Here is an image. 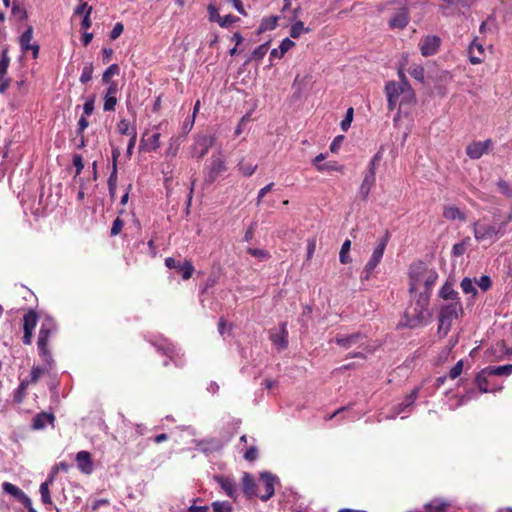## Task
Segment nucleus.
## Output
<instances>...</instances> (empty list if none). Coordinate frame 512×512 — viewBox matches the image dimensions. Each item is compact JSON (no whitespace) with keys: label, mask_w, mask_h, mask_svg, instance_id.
Returning <instances> with one entry per match:
<instances>
[{"label":"nucleus","mask_w":512,"mask_h":512,"mask_svg":"<svg viewBox=\"0 0 512 512\" xmlns=\"http://www.w3.org/2000/svg\"><path fill=\"white\" fill-rule=\"evenodd\" d=\"M430 294L420 292L416 299L411 302L406 309L404 317L400 322V326L411 329L419 328L426 325L431 319V313L428 309Z\"/></svg>","instance_id":"nucleus-1"},{"label":"nucleus","mask_w":512,"mask_h":512,"mask_svg":"<svg viewBox=\"0 0 512 512\" xmlns=\"http://www.w3.org/2000/svg\"><path fill=\"white\" fill-rule=\"evenodd\" d=\"M388 109L394 110L397 104H410L415 101V93L408 81H390L385 86Z\"/></svg>","instance_id":"nucleus-2"},{"label":"nucleus","mask_w":512,"mask_h":512,"mask_svg":"<svg viewBox=\"0 0 512 512\" xmlns=\"http://www.w3.org/2000/svg\"><path fill=\"white\" fill-rule=\"evenodd\" d=\"M463 313V306L460 301L448 302L440 308L438 333L446 336L454 320Z\"/></svg>","instance_id":"nucleus-3"},{"label":"nucleus","mask_w":512,"mask_h":512,"mask_svg":"<svg viewBox=\"0 0 512 512\" xmlns=\"http://www.w3.org/2000/svg\"><path fill=\"white\" fill-rule=\"evenodd\" d=\"M227 170V166L225 163V158L222 153L219 151L217 153L212 154L210 159L206 162L204 168V183L212 184Z\"/></svg>","instance_id":"nucleus-4"},{"label":"nucleus","mask_w":512,"mask_h":512,"mask_svg":"<svg viewBox=\"0 0 512 512\" xmlns=\"http://www.w3.org/2000/svg\"><path fill=\"white\" fill-rule=\"evenodd\" d=\"M54 330V322L51 319H46L41 325L37 340L39 353L42 356L44 362L50 367L53 363V358L50 351L48 350V341Z\"/></svg>","instance_id":"nucleus-5"},{"label":"nucleus","mask_w":512,"mask_h":512,"mask_svg":"<svg viewBox=\"0 0 512 512\" xmlns=\"http://www.w3.org/2000/svg\"><path fill=\"white\" fill-rule=\"evenodd\" d=\"M501 226L489 224L484 221H476L473 224V234L478 242L495 241L500 237Z\"/></svg>","instance_id":"nucleus-6"},{"label":"nucleus","mask_w":512,"mask_h":512,"mask_svg":"<svg viewBox=\"0 0 512 512\" xmlns=\"http://www.w3.org/2000/svg\"><path fill=\"white\" fill-rule=\"evenodd\" d=\"M387 242H388V235H386L384 238H382L380 240V242L377 244V246L375 247V249L373 250L371 257H370L369 261L366 263L364 270L362 272V275H361L362 281L368 280L370 278L372 272L374 271V269L380 263V261L383 257Z\"/></svg>","instance_id":"nucleus-7"},{"label":"nucleus","mask_w":512,"mask_h":512,"mask_svg":"<svg viewBox=\"0 0 512 512\" xmlns=\"http://www.w3.org/2000/svg\"><path fill=\"white\" fill-rule=\"evenodd\" d=\"M423 274H424V263L418 262L410 267V288L411 294H420L423 291Z\"/></svg>","instance_id":"nucleus-8"},{"label":"nucleus","mask_w":512,"mask_h":512,"mask_svg":"<svg viewBox=\"0 0 512 512\" xmlns=\"http://www.w3.org/2000/svg\"><path fill=\"white\" fill-rule=\"evenodd\" d=\"M215 138L212 135H201L199 136L192 148V157L201 159L203 158L208 150L214 145Z\"/></svg>","instance_id":"nucleus-9"},{"label":"nucleus","mask_w":512,"mask_h":512,"mask_svg":"<svg viewBox=\"0 0 512 512\" xmlns=\"http://www.w3.org/2000/svg\"><path fill=\"white\" fill-rule=\"evenodd\" d=\"M441 44V39L435 35H427L423 37L418 46L424 57L432 56L437 53Z\"/></svg>","instance_id":"nucleus-10"},{"label":"nucleus","mask_w":512,"mask_h":512,"mask_svg":"<svg viewBox=\"0 0 512 512\" xmlns=\"http://www.w3.org/2000/svg\"><path fill=\"white\" fill-rule=\"evenodd\" d=\"M365 339H366V337L364 335H362L361 333H354L351 335H338L335 338V342L339 346H341L345 349H349L354 346H358V347L362 346L365 343Z\"/></svg>","instance_id":"nucleus-11"},{"label":"nucleus","mask_w":512,"mask_h":512,"mask_svg":"<svg viewBox=\"0 0 512 512\" xmlns=\"http://www.w3.org/2000/svg\"><path fill=\"white\" fill-rule=\"evenodd\" d=\"M492 147L491 140L473 142L467 146L466 153L471 159H479Z\"/></svg>","instance_id":"nucleus-12"},{"label":"nucleus","mask_w":512,"mask_h":512,"mask_svg":"<svg viewBox=\"0 0 512 512\" xmlns=\"http://www.w3.org/2000/svg\"><path fill=\"white\" fill-rule=\"evenodd\" d=\"M270 339L272 343L279 349H284L288 345V331L286 323H281L279 329H272L270 331Z\"/></svg>","instance_id":"nucleus-13"},{"label":"nucleus","mask_w":512,"mask_h":512,"mask_svg":"<svg viewBox=\"0 0 512 512\" xmlns=\"http://www.w3.org/2000/svg\"><path fill=\"white\" fill-rule=\"evenodd\" d=\"M10 64V58L7 50H3L0 57V93H4L9 87L10 79L7 77V70Z\"/></svg>","instance_id":"nucleus-14"},{"label":"nucleus","mask_w":512,"mask_h":512,"mask_svg":"<svg viewBox=\"0 0 512 512\" xmlns=\"http://www.w3.org/2000/svg\"><path fill=\"white\" fill-rule=\"evenodd\" d=\"M76 462L78 469L84 474H91L93 472V463L91 455L87 451H80L76 454Z\"/></svg>","instance_id":"nucleus-15"},{"label":"nucleus","mask_w":512,"mask_h":512,"mask_svg":"<svg viewBox=\"0 0 512 512\" xmlns=\"http://www.w3.org/2000/svg\"><path fill=\"white\" fill-rule=\"evenodd\" d=\"M261 480L264 483L266 493L261 495L260 498L263 501L269 500L274 494V485L277 481V478L269 472L261 473Z\"/></svg>","instance_id":"nucleus-16"},{"label":"nucleus","mask_w":512,"mask_h":512,"mask_svg":"<svg viewBox=\"0 0 512 512\" xmlns=\"http://www.w3.org/2000/svg\"><path fill=\"white\" fill-rule=\"evenodd\" d=\"M443 217L450 221L458 220L460 222H464L467 219L466 213L454 205L444 206Z\"/></svg>","instance_id":"nucleus-17"},{"label":"nucleus","mask_w":512,"mask_h":512,"mask_svg":"<svg viewBox=\"0 0 512 512\" xmlns=\"http://www.w3.org/2000/svg\"><path fill=\"white\" fill-rule=\"evenodd\" d=\"M215 480L221 486V488L224 490V492L226 493L227 496H229L230 498H235L236 483L232 478L224 477V476H216Z\"/></svg>","instance_id":"nucleus-18"},{"label":"nucleus","mask_w":512,"mask_h":512,"mask_svg":"<svg viewBox=\"0 0 512 512\" xmlns=\"http://www.w3.org/2000/svg\"><path fill=\"white\" fill-rule=\"evenodd\" d=\"M468 54L472 64H480L484 59V48L481 44L473 41L469 46Z\"/></svg>","instance_id":"nucleus-19"},{"label":"nucleus","mask_w":512,"mask_h":512,"mask_svg":"<svg viewBox=\"0 0 512 512\" xmlns=\"http://www.w3.org/2000/svg\"><path fill=\"white\" fill-rule=\"evenodd\" d=\"M376 181V176H373L372 173H366L363 181L359 187L358 194L363 200H367L369 193L374 186Z\"/></svg>","instance_id":"nucleus-20"},{"label":"nucleus","mask_w":512,"mask_h":512,"mask_svg":"<svg viewBox=\"0 0 512 512\" xmlns=\"http://www.w3.org/2000/svg\"><path fill=\"white\" fill-rule=\"evenodd\" d=\"M146 136V134L144 135ZM160 147V133H154L148 138L143 137L141 140L140 148L144 151H155Z\"/></svg>","instance_id":"nucleus-21"},{"label":"nucleus","mask_w":512,"mask_h":512,"mask_svg":"<svg viewBox=\"0 0 512 512\" xmlns=\"http://www.w3.org/2000/svg\"><path fill=\"white\" fill-rule=\"evenodd\" d=\"M438 279V274L434 270H430L427 268V266L424 264V274H423V291L430 294L431 288L435 284L436 280Z\"/></svg>","instance_id":"nucleus-22"},{"label":"nucleus","mask_w":512,"mask_h":512,"mask_svg":"<svg viewBox=\"0 0 512 512\" xmlns=\"http://www.w3.org/2000/svg\"><path fill=\"white\" fill-rule=\"evenodd\" d=\"M54 419L55 417L51 413H39L34 417L32 427L37 430L43 429L47 426V424H52Z\"/></svg>","instance_id":"nucleus-23"},{"label":"nucleus","mask_w":512,"mask_h":512,"mask_svg":"<svg viewBox=\"0 0 512 512\" xmlns=\"http://www.w3.org/2000/svg\"><path fill=\"white\" fill-rule=\"evenodd\" d=\"M392 28L403 29L408 24V13L406 9L398 11L389 21Z\"/></svg>","instance_id":"nucleus-24"},{"label":"nucleus","mask_w":512,"mask_h":512,"mask_svg":"<svg viewBox=\"0 0 512 512\" xmlns=\"http://www.w3.org/2000/svg\"><path fill=\"white\" fill-rule=\"evenodd\" d=\"M196 445L204 453H209V452L217 451V450L221 449V444L216 439H206V440L196 441Z\"/></svg>","instance_id":"nucleus-25"},{"label":"nucleus","mask_w":512,"mask_h":512,"mask_svg":"<svg viewBox=\"0 0 512 512\" xmlns=\"http://www.w3.org/2000/svg\"><path fill=\"white\" fill-rule=\"evenodd\" d=\"M417 394H418V390L417 389H414L405 399L402 403H400L397 407H396V411L394 413H392L390 416H388V418H395L398 414L402 413L404 411L405 408L411 406L414 401L416 400L417 398Z\"/></svg>","instance_id":"nucleus-26"},{"label":"nucleus","mask_w":512,"mask_h":512,"mask_svg":"<svg viewBox=\"0 0 512 512\" xmlns=\"http://www.w3.org/2000/svg\"><path fill=\"white\" fill-rule=\"evenodd\" d=\"M486 372L490 376H509L512 374V364H506L503 366H489L486 367Z\"/></svg>","instance_id":"nucleus-27"},{"label":"nucleus","mask_w":512,"mask_h":512,"mask_svg":"<svg viewBox=\"0 0 512 512\" xmlns=\"http://www.w3.org/2000/svg\"><path fill=\"white\" fill-rule=\"evenodd\" d=\"M449 503L442 499H434L427 503L424 508L426 512H445Z\"/></svg>","instance_id":"nucleus-28"},{"label":"nucleus","mask_w":512,"mask_h":512,"mask_svg":"<svg viewBox=\"0 0 512 512\" xmlns=\"http://www.w3.org/2000/svg\"><path fill=\"white\" fill-rule=\"evenodd\" d=\"M242 485H243V491L247 496L251 497V496L256 495V491H255L256 484H255L253 477L249 473H244L243 479H242Z\"/></svg>","instance_id":"nucleus-29"},{"label":"nucleus","mask_w":512,"mask_h":512,"mask_svg":"<svg viewBox=\"0 0 512 512\" xmlns=\"http://www.w3.org/2000/svg\"><path fill=\"white\" fill-rule=\"evenodd\" d=\"M440 296L449 302L460 301L458 298V292L455 291L451 284L446 283L440 290Z\"/></svg>","instance_id":"nucleus-30"},{"label":"nucleus","mask_w":512,"mask_h":512,"mask_svg":"<svg viewBox=\"0 0 512 512\" xmlns=\"http://www.w3.org/2000/svg\"><path fill=\"white\" fill-rule=\"evenodd\" d=\"M54 477L50 476L48 480L43 482L40 485L39 492L41 495V500L44 504H52V499L50 496L49 486L53 483Z\"/></svg>","instance_id":"nucleus-31"},{"label":"nucleus","mask_w":512,"mask_h":512,"mask_svg":"<svg viewBox=\"0 0 512 512\" xmlns=\"http://www.w3.org/2000/svg\"><path fill=\"white\" fill-rule=\"evenodd\" d=\"M278 17L270 16L262 19L261 24L259 26L258 32L262 33L265 31L273 30L277 26Z\"/></svg>","instance_id":"nucleus-32"},{"label":"nucleus","mask_w":512,"mask_h":512,"mask_svg":"<svg viewBox=\"0 0 512 512\" xmlns=\"http://www.w3.org/2000/svg\"><path fill=\"white\" fill-rule=\"evenodd\" d=\"M33 37V28L29 26L27 30L20 37V45L24 52L29 51L30 46L32 45L30 42Z\"/></svg>","instance_id":"nucleus-33"},{"label":"nucleus","mask_w":512,"mask_h":512,"mask_svg":"<svg viewBox=\"0 0 512 512\" xmlns=\"http://www.w3.org/2000/svg\"><path fill=\"white\" fill-rule=\"evenodd\" d=\"M2 488L6 493L12 495L18 500H20L25 495V493L20 488L9 482H4L2 484Z\"/></svg>","instance_id":"nucleus-34"},{"label":"nucleus","mask_w":512,"mask_h":512,"mask_svg":"<svg viewBox=\"0 0 512 512\" xmlns=\"http://www.w3.org/2000/svg\"><path fill=\"white\" fill-rule=\"evenodd\" d=\"M23 329L33 331L37 324V315L34 311H29L24 315Z\"/></svg>","instance_id":"nucleus-35"},{"label":"nucleus","mask_w":512,"mask_h":512,"mask_svg":"<svg viewBox=\"0 0 512 512\" xmlns=\"http://www.w3.org/2000/svg\"><path fill=\"white\" fill-rule=\"evenodd\" d=\"M488 372H486V368H484L483 370H481L477 376H476V379H475V382L479 388V390L482 392V393H486L488 392V388H487V377H488Z\"/></svg>","instance_id":"nucleus-36"},{"label":"nucleus","mask_w":512,"mask_h":512,"mask_svg":"<svg viewBox=\"0 0 512 512\" xmlns=\"http://www.w3.org/2000/svg\"><path fill=\"white\" fill-rule=\"evenodd\" d=\"M350 248H351V241L347 239L342 244L340 254H339V259L342 264H348L351 262V258L349 256Z\"/></svg>","instance_id":"nucleus-37"},{"label":"nucleus","mask_w":512,"mask_h":512,"mask_svg":"<svg viewBox=\"0 0 512 512\" xmlns=\"http://www.w3.org/2000/svg\"><path fill=\"white\" fill-rule=\"evenodd\" d=\"M119 66L117 64L110 65L103 73L102 75V81L103 83H113L111 80L113 76L119 74Z\"/></svg>","instance_id":"nucleus-38"},{"label":"nucleus","mask_w":512,"mask_h":512,"mask_svg":"<svg viewBox=\"0 0 512 512\" xmlns=\"http://www.w3.org/2000/svg\"><path fill=\"white\" fill-rule=\"evenodd\" d=\"M117 128L120 134L132 136V133H137L134 127H131L126 119H122L117 124Z\"/></svg>","instance_id":"nucleus-39"},{"label":"nucleus","mask_w":512,"mask_h":512,"mask_svg":"<svg viewBox=\"0 0 512 512\" xmlns=\"http://www.w3.org/2000/svg\"><path fill=\"white\" fill-rule=\"evenodd\" d=\"M460 286H461L463 292L466 294H472L473 296H475L477 294V290L474 286L473 281L468 277H465L462 279Z\"/></svg>","instance_id":"nucleus-40"},{"label":"nucleus","mask_w":512,"mask_h":512,"mask_svg":"<svg viewBox=\"0 0 512 512\" xmlns=\"http://www.w3.org/2000/svg\"><path fill=\"white\" fill-rule=\"evenodd\" d=\"M308 31L309 29L304 26V23L302 21H297L295 24L292 25L290 29V36L292 38H298L302 33Z\"/></svg>","instance_id":"nucleus-41"},{"label":"nucleus","mask_w":512,"mask_h":512,"mask_svg":"<svg viewBox=\"0 0 512 512\" xmlns=\"http://www.w3.org/2000/svg\"><path fill=\"white\" fill-rule=\"evenodd\" d=\"M410 75L417 81H424V68L421 65H412L409 69Z\"/></svg>","instance_id":"nucleus-42"},{"label":"nucleus","mask_w":512,"mask_h":512,"mask_svg":"<svg viewBox=\"0 0 512 512\" xmlns=\"http://www.w3.org/2000/svg\"><path fill=\"white\" fill-rule=\"evenodd\" d=\"M179 271L182 272V278L184 280H188L191 278L192 274H193V271H194V267L191 263V261L189 260H185L183 263H182V266L180 269H178Z\"/></svg>","instance_id":"nucleus-43"},{"label":"nucleus","mask_w":512,"mask_h":512,"mask_svg":"<svg viewBox=\"0 0 512 512\" xmlns=\"http://www.w3.org/2000/svg\"><path fill=\"white\" fill-rule=\"evenodd\" d=\"M93 74V65L92 63H87L83 67L81 76H80V82L85 84L88 83L92 79Z\"/></svg>","instance_id":"nucleus-44"},{"label":"nucleus","mask_w":512,"mask_h":512,"mask_svg":"<svg viewBox=\"0 0 512 512\" xmlns=\"http://www.w3.org/2000/svg\"><path fill=\"white\" fill-rule=\"evenodd\" d=\"M247 252L261 261L267 260L270 257L269 252L264 249L248 248Z\"/></svg>","instance_id":"nucleus-45"},{"label":"nucleus","mask_w":512,"mask_h":512,"mask_svg":"<svg viewBox=\"0 0 512 512\" xmlns=\"http://www.w3.org/2000/svg\"><path fill=\"white\" fill-rule=\"evenodd\" d=\"M238 166H239V170L242 172V174L244 176H251L257 168L256 165H254L252 163H246L244 161H241L238 164Z\"/></svg>","instance_id":"nucleus-46"},{"label":"nucleus","mask_w":512,"mask_h":512,"mask_svg":"<svg viewBox=\"0 0 512 512\" xmlns=\"http://www.w3.org/2000/svg\"><path fill=\"white\" fill-rule=\"evenodd\" d=\"M30 383L28 382V380H23L21 381L18 389H17V392H16V395H15V400L17 402H21L23 400V398L25 397L26 395V390H27V387Z\"/></svg>","instance_id":"nucleus-47"},{"label":"nucleus","mask_w":512,"mask_h":512,"mask_svg":"<svg viewBox=\"0 0 512 512\" xmlns=\"http://www.w3.org/2000/svg\"><path fill=\"white\" fill-rule=\"evenodd\" d=\"M214 512H231L232 507L228 502L215 501L212 503Z\"/></svg>","instance_id":"nucleus-48"},{"label":"nucleus","mask_w":512,"mask_h":512,"mask_svg":"<svg viewBox=\"0 0 512 512\" xmlns=\"http://www.w3.org/2000/svg\"><path fill=\"white\" fill-rule=\"evenodd\" d=\"M117 104L116 96H104V111H114Z\"/></svg>","instance_id":"nucleus-49"},{"label":"nucleus","mask_w":512,"mask_h":512,"mask_svg":"<svg viewBox=\"0 0 512 512\" xmlns=\"http://www.w3.org/2000/svg\"><path fill=\"white\" fill-rule=\"evenodd\" d=\"M268 51V43H264L260 46H258L253 52H252V58L256 60H261L265 54Z\"/></svg>","instance_id":"nucleus-50"},{"label":"nucleus","mask_w":512,"mask_h":512,"mask_svg":"<svg viewBox=\"0 0 512 512\" xmlns=\"http://www.w3.org/2000/svg\"><path fill=\"white\" fill-rule=\"evenodd\" d=\"M464 363L462 360H459L450 370L449 377L451 379H456L459 377L463 371Z\"/></svg>","instance_id":"nucleus-51"},{"label":"nucleus","mask_w":512,"mask_h":512,"mask_svg":"<svg viewBox=\"0 0 512 512\" xmlns=\"http://www.w3.org/2000/svg\"><path fill=\"white\" fill-rule=\"evenodd\" d=\"M294 45H295V43L292 40H290L289 38L283 39L279 45V48H280L279 55L284 56V54L286 52H288L292 47H294Z\"/></svg>","instance_id":"nucleus-52"},{"label":"nucleus","mask_w":512,"mask_h":512,"mask_svg":"<svg viewBox=\"0 0 512 512\" xmlns=\"http://www.w3.org/2000/svg\"><path fill=\"white\" fill-rule=\"evenodd\" d=\"M477 286L483 290L487 291L491 288V279L487 275H483L480 277V279L476 282Z\"/></svg>","instance_id":"nucleus-53"},{"label":"nucleus","mask_w":512,"mask_h":512,"mask_svg":"<svg viewBox=\"0 0 512 512\" xmlns=\"http://www.w3.org/2000/svg\"><path fill=\"white\" fill-rule=\"evenodd\" d=\"M380 160H381V154H380V152H378L374 155V157L369 162L367 173H372L373 176H376V166Z\"/></svg>","instance_id":"nucleus-54"},{"label":"nucleus","mask_w":512,"mask_h":512,"mask_svg":"<svg viewBox=\"0 0 512 512\" xmlns=\"http://www.w3.org/2000/svg\"><path fill=\"white\" fill-rule=\"evenodd\" d=\"M44 373V369L41 367H33L30 373L29 383H36L41 375Z\"/></svg>","instance_id":"nucleus-55"},{"label":"nucleus","mask_w":512,"mask_h":512,"mask_svg":"<svg viewBox=\"0 0 512 512\" xmlns=\"http://www.w3.org/2000/svg\"><path fill=\"white\" fill-rule=\"evenodd\" d=\"M466 251V242L462 241L460 243H456L452 248V254L455 257L462 256Z\"/></svg>","instance_id":"nucleus-56"},{"label":"nucleus","mask_w":512,"mask_h":512,"mask_svg":"<svg viewBox=\"0 0 512 512\" xmlns=\"http://www.w3.org/2000/svg\"><path fill=\"white\" fill-rule=\"evenodd\" d=\"M207 9H208L209 20L211 22H217L218 23L220 21V19H221V16L218 13L217 8L214 5L210 4Z\"/></svg>","instance_id":"nucleus-57"},{"label":"nucleus","mask_w":512,"mask_h":512,"mask_svg":"<svg viewBox=\"0 0 512 512\" xmlns=\"http://www.w3.org/2000/svg\"><path fill=\"white\" fill-rule=\"evenodd\" d=\"M353 119V108H349L346 112L345 118L341 121V128L345 131L347 130Z\"/></svg>","instance_id":"nucleus-58"},{"label":"nucleus","mask_w":512,"mask_h":512,"mask_svg":"<svg viewBox=\"0 0 512 512\" xmlns=\"http://www.w3.org/2000/svg\"><path fill=\"white\" fill-rule=\"evenodd\" d=\"M116 180H117V167H116V165H114L112 173L108 179V186H109V190H110L111 194H113L115 191Z\"/></svg>","instance_id":"nucleus-59"},{"label":"nucleus","mask_w":512,"mask_h":512,"mask_svg":"<svg viewBox=\"0 0 512 512\" xmlns=\"http://www.w3.org/2000/svg\"><path fill=\"white\" fill-rule=\"evenodd\" d=\"M123 225V221L119 217H117L112 224L111 235L116 236L117 234H119L123 228Z\"/></svg>","instance_id":"nucleus-60"},{"label":"nucleus","mask_w":512,"mask_h":512,"mask_svg":"<svg viewBox=\"0 0 512 512\" xmlns=\"http://www.w3.org/2000/svg\"><path fill=\"white\" fill-rule=\"evenodd\" d=\"M123 30H124V26H123V24H122V23H120V22L116 23V24L114 25V27H113V29H112L111 33H110V38H111L112 40L117 39V38L122 34Z\"/></svg>","instance_id":"nucleus-61"},{"label":"nucleus","mask_w":512,"mask_h":512,"mask_svg":"<svg viewBox=\"0 0 512 512\" xmlns=\"http://www.w3.org/2000/svg\"><path fill=\"white\" fill-rule=\"evenodd\" d=\"M73 165L76 168V175H79L84 168L83 160L80 155H74Z\"/></svg>","instance_id":"nucleus-62"},{"label":"nucleus","mask_w":512,"mask_h":512,"mask_svg":"<svg viewBox=\"0 0 512 512\" xmlns=\"http://www.w3.org/2000/svg\"><path fill=\"white\" fill-rule=\"evenodd\" d=\"M274 183H269L268 185H266L265 187H263L262 189H260V191L258 192V197H257V205H260L262 199L264 198V196L272 190V187H273Z\"/></svg>","instance_id":"nucleus-63"},{"label":"nucleus","mask_w":512,"mask_h":512,"mask_svg":"<svg viewBox=\"0 0 512 512\" xmlns=\"http://www.w3.org/2000/svg\"><path fill=\"white\" fill-rule=\"evenodd\" d=\"M94 110V99L87 100L83 105L84 114L89 116Z\"/></svg>","instance_id":"nucleus-64"}]
</instances>
